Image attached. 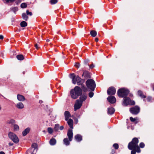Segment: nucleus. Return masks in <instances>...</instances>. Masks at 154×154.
<instances>
[{"label": "nucleus", "instance_id": "2eb2a0df", "mask_svg": "<svg viewBox=\"0 0 154 154\" xmlns=\"http://www.w3.org/2000/svg\"><path fill=\"white\" fill-rule=\"evenodd\" d=\"M65 119L66 121H67L69 118L70 117V113L68 111H65L64 112Z\"/></svg>", "mask_w": 154, "mask_h": 154}, {"label": "nucleus", "instance_id": "4be33fe9", "mask_svg": "<svg viewBox=\"0 0 154 154\" xmlns=\"http://www.w3.org/2000/svg\"><path fill=\"white\" fill-rule=\"evenodd\" d=\"M115 111L114 109L113 108L111 107L108 109V113L110 114H113Z\"/></svg>", "mask_w": 154, "mask_h": 154}, {"label": "nucleus", "instance_id": "72a5a7b5", "mask_svg": "<svg viewBox=\"0 0 154 154\" xmlns=\"http://www.w3.org/2000/svg\"><path fill=\"white\" fill-rule=\"evenodd\" d=\"M113 146L116 149H117L119 148V145L117 143L114 144Z\"/></svg>", "mask_w": 154, "mask_h": 154}, {"label": "nucleus", "instance_id": "4c0bfd02", "mask_svg": "<svg viewBox=\"0 0 154 154\" xmlns=\"http://www.w3.org/2000/svg\"><path fill=\"white\" fill-rule=\"evenodd\" d=\"M59 126L58 125H56L55 126L54 129V130L57 131L58 130Z\"/></svg>", "mask_w": 154, "mask_h": 154}, {"label": "nucleus", "instance_id": "0eeeda50", "mask_svg": "<svg viewBox=\"0 0 154 154\" xmlns=\"http://www.w3.org/2000/svg\"><path fill=\"white\" fill-rule=\"evenodd\" d=\"M135 102L134 101L131 100L128 97H124L123 99V105L126 106L128 105H134Z\"/></svg>", "mask_w": 154, "mask_h": 154}, {"label": "nucleus", "instance_id": "49530a36", "mask_svg": "<svg viewBox=\"0 0 154 154\" xmlns=\"http://www.w3.org/2000/svg\"><path fill=\"white\" fill-rule=\"evenodd\" d=\"M151 99V98L150 97H148L147 98L148 101H150Z\"/></svg>", "mask_w": 154, "mask_h": 154}, {"label": "nucleus", "instance_id": "a211bd4d", "mask_svg": "<svg viewBox=\"0 0 154 154\" xmlns=\"http://www.w3.org/2000/svg\"><path fill=\"white\" fill-rule=\"evenodd\" d=\"M35 153L36 151H35L34 149L30 148L27 151L26 154H35Z\"/></svg>", "mask_w": 154, "mask_h": 154}, {"label": "nucleus", "instance_id": "f704fd0d", "mask_svg": "<svg viewBox=\"0 0 154 154\" xmlns=\"http://www.w3.org/2000/svg\"><path fill=\"white\" fill-rule=\"evenodd\" d=\"M57 2V0H51L50 1V3L52 4H55Z\"/></svg>", "mask_w": 154, "mask_h": 154}, {"label": "nucleus", "instance_id": "393cba45", "mask_svg": "<svg viewBox=\"0 0 154 154\" xmlns=\"http://www.w3.org/2000/svg\"><path fill=\"white\" fill-rule=\"evenodd\" d=\"M50 143L51 145H54L56 143V140L54 138L51 139L50 141Z\"/></svg>", "mask_w": 154, "mask_h": 154}, {"label": "nucleus", "instance_id": "f8f14e48", "mask_svg": "<svg viewBox=\"0 0 154 154\" xmlns=\"http://www.w3.org/2000/svg\"><path fill=\"white\" fill-rule=\"evenodd\" d=\"M87 97V94L85 93H83L81 94L79 98V101L83 102L85 101Z\"/></svg>", "mask_w": 154, "mask_h": 154}, {"label": "nucleus", "instance_id": "39448f33", "mask_svg": "<svg viewBox=\"0 0 154 154\" xmlns=\"http://www.w3.org/2000/svg\"><path fill=\"white\" fill-rule=\"evenodd\" d=\"M86 85L88 88L92 91L94 90L96 85L95 82L93 80H88L86 82Z\"/></svg>", "mask_w": 154, "mask_h": 154}, {"label": "nucleus", "instance_id": "3c124183", "mask_svg": "<svg viewBox=\"0 0 154 154\" xmlns=\"http://www.w3.org/2000/svg\"><path fill=\"white\" fill-rule=\"evenodd\" d=\"M95 40L96 42H97L98 41V39L96 38H95Z\"/></svg>", "mask_w": 154, "mask_h": 154}, {"label": "nucleus", "instance_id": "7ed1b4c3", "mask_svg": "<svg viewBox=\"0 0 154 154\" xmlns=\"http://www.w3.org/2000/svg\"><path fill=\"white\" fill-rule=\"evenodd\" d=\"M67 135L69 139L67 138H65L63 139V142L65 145L66 146H68L70 144V141H72L73 139V133L72 130L69 129L67 133Z\"/></svg>", "mask_w": 154, "mask_h": 154}, {"label": "nucleus", "instance_id": "a18cd8bd", "mask_svg": "<svg viewBox=\"0 0 154 154\" xmlns=\"http://www.w3.org/2000/svg\"><path fill=\"white\" fill-rule=\"evenodd\" d=\"M115 152V150L114 149H112V152L111 153V154H114Z\"/></svg>", "mask_w": 154, "mask_h": 154}, {"label": "nucleus", "instance_id": "c03bdc74", "mask_svg": "<svg viewBox=\"0 0 154 154\" xmlns=\"http://www.w3.org/2000/svg\"><path fill=\"white\" fill-rule=\"evenodd\" d=\"M75 66L77 68H78L79 67V65L78 63H76L75 65Z\"/></svg>", "mask_w": 154, "mask_h": 154}, {"label": "nucleus", "instance_id": "09e8293b", "mask_svg": "<svg viewBox=\"0 0 154 154\" xmlns=\"http://www.w3.org/2000/svg\"><path fill=\"white\" fill-rule=\"evenodd\" d=\"M3 36L2 35H0V39H2L3 38Z\"/></svg>", "mask_w": 154, "mask_h": 154}, {"label": "nucleus", "instance_id": "de8ad7c7", "mask_svg": "<svg viewBox=\"0 0 154 154\" xmlns=\"http://www.w3.org/2000/svg\"><path fill=\"white\" fill-rule=\"evenodd\" d=\"M94 65L93 64H92L90 66V68L92 69L94 68Z\"/></svg>", "mask_w": 154, "mask_h": 154}, {"label": "nucleus", "instance_id": "13d9d810", "mask_svg": "<svg viewBox=\"0 0 154 154\" xmlns=\"http://www.w3.org/2000/svg\"><path fill=\"white\" fill-rule=\"evenodd\" d=\"M9 145H10V143H9Z\"/></svg>", "mask_w": 154, "mask_h": 154}, {"label": "nucleus", "instance_id": "f03ea898", "mask_svg": "<svg viewBox=\"0 0 154 154\" xmlns=\"http://www.w3.org/2000/svg\"><path fill=\"white\" fill-rule=\"evenodd\" d=\"M82 89L78 86H75L70 91L71 96L73 99H76L82 94Z\"/></svg>", "mask_w": 154, "mask_h": 154}, {"label": "nucleus", "instance_id": "f3484780", "mask_svg": "<svg viewBox=\"0 0 154 154\" xmlns=\"http://www.w3.org/2000/svg\"><path fill=\"white\" fill-rule=\"evenodd\" d=\"M130 120L132 122H134L135 124H136L138 122V119L137 117L133 118L132 117L130 118Z\"/></svg>", "mask_w": 154, "mask_h": 154}, {"label": "nucleus", "instance_id": "1a4fd4ad", "mask_svg": "<svg viewBox=\"0 0 154 154\" xmlns=\"http://www.w3.org/2000/svg\"><path fill=\"white\" fill-rule=\"evenodd\" d=\"M130 111L133 114H137L140 111V108L138 106H135L130 109Z\"/></svg>", "mask_w": 154, "mask_h": 154}, {"label": "nucleus", "instance_id": "20e7f679", "mask_svg": "<svg viewBox=\"0 0 154 154\" xmlns=\"http://www.w3.org/2000/svg\"><path fill=\"white\" fill-rule=\"evenodd\" d=\"M70 75L72 79V82L73 84H75L77 83L78 85H82L84 82V80L81 79L78 76L76 77L74 74H72Z\"/></svg>", "mask_w": 154, "mask_h": 154}, {"label": "nucleus", "instance_id": "603ef678", "mask_svg": "<svg viewBox=\"0 0 154 154\" xmlns=\"http://www.w3.org/2000/svg\"><path fill=\"white\" fill-rule=\"evenodd\" d=\"M35 48L37 49H38V45L37 44H35Z\"/></svg>", "mask_w": 154, "mask_h": 154}, {"label": "nucleus", "instance_id": "7c9ffc66", "mask_svg": "<svg viewBox=\"0 0 154 154\" xmlns=\"http://www.w3.org/2000/svg\"><path fill=\"white\" fill-rule=\"evenodd\" d=\"M48 131L50 134H51L53 132V130L51 128H48Z\"/></svg>", "mask_w": 154, "mask_h": 154}, {"label": "nucleus", "instance_id": "6e6552de", "mask_svg": "<svg viewBox=\"0 0 154 154\" xmlns=\"http://www.w3.org/2000/svg\"><path fill=\"white\" fill-rule=\"evenodd\" d=\"M9 137L15 143H17L19 142V139L17 136L12 132H10L8 134Z\"/></svg>", "mask_w": 154, "mask_h": 154}, {"label": "nucleus", "instance_id": "79ce46f5", "mask_svg": "<svg viewBox=\"0 0 154 154\" xmlns=\"http://www.w3.org/2000/svg\"><path fill=\"white\" fill-rule=\"evenodd\" d=\"M14 122V120L12 119L9 121V123H13Z\"/></svg>", "mask_w": 154, "mask_h": 154}, {"label": "nucleus", "instance_id": "dca6fc26", "mask_svg": "<svg viewBox=\"0 0 154 154\" xmlns=\"http://www.w3.org/2000/svg\"><path fill=\"white\" fill-rule=\"evenodd\" d=\"M67 121V123L68 125L69 126V127L71 129H72H72L73 128V121L72 119H68Z\"/></svg>", "mask_w": 154, "mask_h": 154}, {"label": "nucleus", "instance_id": "37998d69", "mask_svg": "<svg viewBox=\"0 0 154 154\" xmlns=\"http://www.w3.org/2000/svg\"><path fill=\"white\" fill-rule=\"evenodd\" d=\"M136 152H137L135 150H132L131 151V154H136Z\"/></svg>", "mask_w": 154, "mask_h": 154}, {"label": "nucleus", "instance_id": "2f4dec72", "mask_svg": "<svg viewBox=\"0 0 154 154\" xmlns=\"http://www.w3.org/2000/svg\"><path fill=\"white\" fill-rule=\"evenodd\" d=\"M14 127V131H17L19 129V127L17 125H15Z\"/></svg>", "mask_w": 154, "mask_h": 154}, {"label": "nucleus", "instance_id": "5fc2aeb1", "mask_svg": "<svg viewBox=\"0 0 154 154\" xmlns=\"http://www.w3.org/2000/svg\"><path fill=\"white\" fill-rule=\"evenodd\" d=\"M152 87L153 90L154 91V84L153 85Z\"/></svg>", "mask_w": 154, "mask_h": 154}, {"label": "nucleus", "instance_id": "aec40b11", "mask_svg": "<svg viewBox=\"0 0 154 154\" xmlns=\"http://www.w3.org/2000/svg\"><path fill=\"white\" fill-rule=\"evenodd\" d=\"M17 98L19 100L21 101H23L25 100L24 97L23 96L20 94L17 95Z\"/></svg>", "mask_w": 154, "mask_h": 154}, {"label": "nucleus", "instance_id": "8fccbe9b", "mask_svg": "<svg viewBox=\"0 0 154 154\" xmlns=\"http://www.w3.org/2000/svg\"><path fill=\"white\" fill-rule=\"evenodd\" d=\"M63 129V126H61L60 128V130H62Z\"/></svg>", "mask_w": 154, "mask_h": 154}, {"label": "nucleus", "instance_id": "ea45409f", "mask_svg": "<svg viewBox=\"0 0 154 154\" xmlns=\"http://www.w3.org/2000/svg\"><path fill=\"white\" fill-rule=\"evenodd\" d=\"M94 95V93L92 92H90L89 94V96L90 97H92Z\"/></svg>", "mask_w": 154, "mask_h": 154}, {"label": "nucleus", "instance_id": "f257e3e1", "mask_svg": "<svg viewBox=\"0 0 154 154\" xmlns=\"http://www.w3.org/2000/svg\"><path fill=\"white\" fill-rule=\"evenodd\" d=\"M138 142L139 140L137 138H134L132 141L129 143L128 148L130 150H135L137 152H140V150L138 145Z\"/></svg>", "mask_w": 154, "mask_h": 154}, {"label": "nucleus", "instance_id": "9d476101", "mask_svg": "<svg viewBox=\"0 0 154 154\" xmlns=\"http://www.w3.org/2000/svg\"><path fill=\"white\" fill-rule=\"evenodd\" d=\"M116 92V90L115 88L113 87H109L108 89L107 93L108 95H114Z\"/></svg>", "mask_w": 154, "mask_h": 154}, {"label": "nucleus", "instance_id": "58836bf2", "mask_svg": "<svg viewBox=\"0 0 154 154\" xmlns=\"http://www.w3.org/2000/svg\"><path fill=\"white\" fill-rule=\"evenodd\" d=\"M12 10L14 12H15L18 10V8L17 7H14L12 8Z\"/></svg>", "mask_w": 154, "mask_h": 154}, {"label": "nucleus", "instance_id": "6e6d98bb", "mask_svg": "<svg viewBox=\"0 0 154 154\" xmlns=\"http://www.w3.org/2000/svg\"><path fill=\"white\" fill-rule=\"evenodd\" d=\"M42 100H40L39 101V103H42Z\"/></svg>", "mask_w": 154, "mask_h": 154}, {"label": "nucleus", "instance_id": "473e14b6", "mask_svg": "<svg viewBox=\"0 0 154 154\" xmlns=\"http://www.w3.org/2000/svg\"><path fill=\"white\" fill-rule=\"evenodd\" d=\"M82 88L83 91L84 92H87V91H88L87 88L86 87H85L84 85L82 86Z\"/></svg>", "mask_w": 154, "mask_h": 154}, {"label": "nucleus", "instance_id": "9b49d317", "mask_svg": "<svg viewBox=\"0 0 154 154\" xmlns=\"http://www.w3.org/2000/svg\"><path fill=\"white\" fill-rule=\"evenodd\" d=\"M82 103L79 101V100H77L74 105L75 111L79 109L82 106Z\"/></svg>", "mask_w": 154, "mask_h": 154}, {"label": "nucleus", "instance_id": "a19ab883", "mask_svg": "<svg viewBox=\"0 0 154 154\" xmlns=\"http://www.w3.org/2000/svg\"><path fill=\"white\" fill-rule=\"evenodd\" d=\"M26 12L27 15H29L31 16L32 14V13L31 12H29V11H28V10L26 11Z\"/></svg>", "mask_w": 154, "mask_h": 154}, {"label": "nucleus", "instance_id": "bb28decb", "mask_svg": "<svg viewBox=\"0 0 154 154\" xmlns=\"http://www.w3.org/2000/svg\"><path fill=\"white\" fill-rule=\"evenodd\" d=\"M22 18L25 20H27L28 18V17L25 13H23L22 14Z\"/></svg>", "mask_w": 154, "mask_h": 154}, {"label": "nucleus", "instance_id": "5701e85b", "mask_svg": "<svg viewBox=\"0 0 154 154\" xmlns=\"http://www.w3.org/2000/svg\"><path fill=\"white\" fill-rule=\"evenodd\" d=\"M29 131L30 129L29 128H26L23 132V136H26L29 132Z\"/></svg>", "mask_w": 154, "mask_h": 154}, {"label": "nucleus", "instance_id": "864d4df0", "mask_svg": "<svg viewBox=\"0 0 154 154\" xmlns=\"http://www.w3.org/2000/svg\"><path fill=\"white\" fill-rule=\"evenodd\" d=\"M0 154H5L3 152H0Z\"/></svg>", "mask_w": 154, "mask_h": 154}, {"label": "nucleus", "instance_id": "ddd939ff", "mask_svg": "<svg viewBox=\"0 0 154 154\" xmlns=\"http://www.w3.org/2000/svg\"><path fill=\"white\" fill-rule=\"evenodd\" d=\"M107 100L109 102L112 103H115L116 101L115 97L112 96L109 97L107 98Z\"/></svg>", "mask_w": 154, "mask_h": 154}, {"label": "nucleus", "instance_id": "c756f323", "mask_svg": "<svg viewBox=\"0 0 154 154\" xmlns=\"http://www.w3.org/2000/svg\"><path fill=\"white\" fill-rule=\"evenodd\" d=\"M20 6L22 8H25L27 7V5L25 3H22V4H21Z\"/></svg>", "mask_w": 154, "mask_h": 154}, {"label": "nucleus", "instance_id": "4d7b16f0", "mask_svg": "<svg viewBox=\"0 0 154 154\" xmlns=\"http://www.w3.org/2000/svg\"><path fill=\"white\" fill-rule=\"evenodd\" d=\"M47 42H48V41H49V39H47Z\"/></svg>", "mask_w": 154, "mask_h": 154}, {"label": "nucleus", "instance_id": "423d86ee", "mask_svg": "<svg viewBox=\"0 0 154 154\" xmlns=\"http://www.w3.org/2000/svg\"><path fill=\"white\" fill-rule=\"evenodd\" d=\"M129 92V91L125 88H122L119 89L117 92L118 96L121 97H125Z\"/></svg>", "mask_w": 154, "mask_h": 154}, {"label": "nucleus", "instance_id": "a878e982", "mask_svg": "<svg viewBox=\"0 0 154 154\" xmlns=\"http://www.w3.org/2000/svg\"><path fill=\"white\" fill-rule=\"evenodd\" d=\"M16 57L19 60H23L24 59V57L22 54L18 55Z\"/></svg>", "mask_w": 154, "mask_h": 154}, {"label": "nucleus", "instance_id": "412c9836", "mask_svg": "<svg viewBox=\"0 0 154 154\" xmlns=\"http://www.w3.org/2000/svg\"><path fill=\"white\" fill-rule=\"evenodd\" d=\"M16 107L19 109H22L24 108V105L21 102H19L17 104Z\"/></svg>", "mask_w": 154, "mask_h": 154}, {"label": "nucleus", "instance_id": "c85d7f7f", "mask_svg": "<svg viewBox=\"0 0 154 154\" xmlns=\"http://www.w3.org/2000/svg\"><path fill=\"white\" fill-rule=\"evenodd\" d=\"M37 146V144L35 143H33L32 144L31 146V148H33L34 149L35 151V149H36Z\"/></svg>", "mask_w": 154, "mask_h": 154}, {"label": "nucleus", "instance_id": "6ab92c4d", "mask_svg": "<svg viewBox=\"0 0 154 154\" xmlns=\"http://www.w3.org/2000/svg\"><path fill=\"white\" fill-rule=\"evenodd\" d=\"M138 94L143 98H145L146 97V96L143 94L142 91L140 90L138 91Z\"/></svg>", "mask_w": 154, "mask_h": 154}, {"label": "nucleus", "instance_id": "4468645a", "mask_svg": "<svg viewBox=\"0 0 154 154\" xmlns=\"http://www.w3.org/2000/svg\"><path fill=\"white\" fill-rule=\"evenodd\" d=\"M74 139L77 142L81 141L82 139V136L80 134L76 135L74 137Z\"/></svg>", "mask_w": 154, "mask_h": 154}, {"label": "nucleus", "instance_id": "cd10ccee", "mask_svg": "<svg viewBox=\"0 0 154 154\" xmlns=\"http://www.w3.org/2000/svg\"><path fill=\"white\" fill-rule=\"evenodd\" d=\"M20 26L22 27H25L27 26V23L26 22L23 21L21 23Z\"/></svg>", "mask_w": 154, "mask_h": 154}, {"label": "nucleus", "instance_id": "e433bc0d", "mask_svg": "<svg viewBox=\"0 0 154 154\" xmlns=\"http://www.w3.org/2000/svg\"><path fill=\"white\" fill-rule=\"evenodd\" d=\"M145 146V144L143 142L141 143L140 144V147L141 148H143Z\"/></svg>", "mask_w": 154, "mask_h": 154}, {"label": "nucleus", "instance_id": "c9c22d12", "mask_svg": "<svg viewBox=\"0 0 154 154\" xmlns=\"http://www.w3.org/2000/svg\"><path fill=\"white\" fill-rule=\"evenodd\" d=\"M15 0H5L6 3H12L14 2Z\"/></svg>", "mask_w": 154, "mask_h": 154}, {"label": "nucleus", "instance_id": "b1692460", "mask_svg": "<svg viewBox=\"0 0 154 154\" xmlns=\"http://www.w3.org/2000/svg\"><path fill=\"white\" fill-rule=\"evenodd\" d=\"M90 34L92 36L95 37L97 35V32L95 30H92L90 32Z\"/></svg>", "mask_w": 154, "mask_h": 154}]
</instances>
